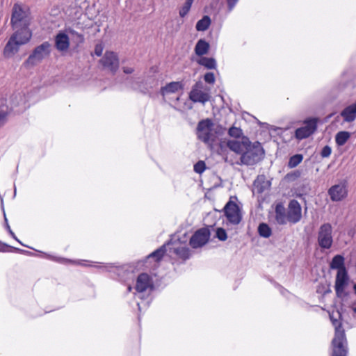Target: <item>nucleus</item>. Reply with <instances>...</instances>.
Instances as JSON below:
<instances>
[{
  "instance_id": "nucleus-1",
  "label": "nucleus",
  "mask_w": 356,
  "mask_h": 356,
  "mask_svg": "<svg viewBox=\"0 0 356 356\" xmlns=\"http://www.w3.org/2000/svg\"><path fill=\"white\" fill-rule=\"evenodd\" d=\"M330 318L335 330L334 337L332 341V356H347V340L341 321V314L339 311H337L335 314L332 312L330 314Z\"/></svg>"
},
{
  "instance_id": "nucleus-2",
  "label": "nucleus",
  "mask_w": 356,
  "mask_h": 356,
  "mask_svg": "<svg viewBox=\"0 0 356 356\" xmlns=\"http://www.w3.org/2000/svg\"><path fill=\"white\" fill-rule=\"evenodd\" d=\"M32 33L29 28H22L16 30L10 37L4 49L3 55L6 58H10L18 52L22 45L29 42Z\"/></svg>"
},
{
  "instance_id": "nucleus-3",
  "label": "nucleus",
  "mask_w": 356,
  "mask_h": 356,
  "mask_svg": "<svg viewBox=\"0 0 356 356\" xmlns=\"http://www.w3.org/2000/svg\"><path fill=\"white\" fill-rule=\"evenodd\" d=\"M217 130L215 124L210 119L200 121L197 127V136L205 144L211 146L217 138Z\"/></svg>"
},
{
  "instance_id": "nucleus-4",
  "label": "nucleus",
  "mask_w": 356,
  "mask_h": 356,
  "mask_svg": "<svg viewBox=\"0 0 356 356\" xmlns=\"http://www.w3.org/2000/svg\"><path fill=\"white\" fill-rule=\"evenodd\" d=\"M264 154V151L259 143L250 142L241 156V163L247 165H254L261 159Z\"/></svg>"
},
{
  "instance_id": "nucleus-5",
  "label": "nucleus",
  "mask_w": 356,
  "mask_h": 356,
  "mask_svg": "<svg viewBox=\"0 0 356 356\" xmlns=\"http://www.w3.org/2000/svg\"><path fill=\"white\" fill-rule=\"evenodd\" d=\"M267 180L264 175H261L257 177L253 184L252 193L254 195H256L258 200V207L256 210L257 213L263 211L262 204L265 202L267 196Z\"/></svg>"
},
{
  "instance_id": "nucleus-6",
  "label": "nucleus",
  "mask_w": 356,
  "mask_h": 356,
  "mask_svg": "<svg viewBox=\"0 0 356 356\" xmlns=\"http://www.w3.org/2000/svg\"><path fill=\"white\" fill-rule=\"evenodd\" d=\"M317 243L323 250L331 248L333 244L332 227L330 223L321 225L317 233Z\"/></svg>"
},
{
  "instance_id": "nucleus-7",
  "label": "nucleus",
  "mask_w": 356,
  "mask_h": 356,
  "mask_svg": "<svg viewBox=\"0 0 356 356\" xmlns=\"http://www.w3.org/2000/svg\"><path fill=\"white\" fill-rule=\"evenodd\" d=\"M29 21L26 13L19 6L15 4L13 7L11 17L13 29L17 30L22 28H29Z\"/></svg>"
},
{
  "instance_id": "nucleus-8",
  "label": "nucleus",
  "mask_w": 356,
  "mask_h": 356,
  "mask_svg": "<svg viewBox=\"0 0 356 356\" xmlns=\"http://www.w3.org/2000/svg\"><path fill=\"white\" fill-rule=\"evenodd\" d=\"M49 53L50 44L48 42H44L34 49L26 63L28 65H35L49 56Z\"/></svg>"
},
{
  "instance_id": "nucleus-9",
  "label": "nucleus",
  "mask_w": 356,
  "mask_h": 356,
  "mask_svg": "<svg viewBox=\"0 0 356 356\" xmlns=\"http://www.w3.org/2000/svg\"><path fill=\"white\" fill-rule=\"evenodd\" d=\"M305 125L295 131V137L298 140L308 138L313 134L317 129V119L311 118L304 122Z\"/></svg>"
},
{
  "instance_id": "nucleus-10",
  "label": "nucleus",
  "mask_w": 356,
  "mask_h": 356,
  "mask_svg": "<svg viewBox=\"0 0 356 356\" xmlns=\"http://www.w3.org/2000/svg\"><path fill=\"white\" fill-rule=\"evenodd\" d=\"M224 211L227 220L230 224H239L242 216L239 207L235 202H228L224 207Z\"/></svg>"
},
{
  "instance_id": "nucleus-11",
  "label": "nucleus",
  "mask_w": 356,
  "mask_h": 356,
  "mask_svg": "<svg viewBox=\"0 0 356 356\" xmlns=\"http://www.w3.org/2000/svg\"><path fill=\"white\" fill-rule=\"evenodd\" d=\"M153 286L152 280L149 275L147 273H142L138 275L136 280V290L137 291V296L143 299V293L149 292Z\"/></svg>"
},
{
  "instance_id": "nucleus-12",
  "label": "nucleus",
  "mask_w": 356,
  "mask_h": 356,
  "mask_svg": "<svg viewBox=\"0 0 356 356\" xmlns=\"http://www.w3.org/2000/svg\"><path fill=\"white\" fill-rule=\"evenodd\" d=\"M202 89V83H196L190 92V99L193 102H200L202 104H205L207 102H208L210 98V95L208 92L204 91Z\"/></svg>"
},
{
  "instance_id": "nucleus-13",
  "label": "nucleus",
  "mask_w": 356,
  "mask_h": 356,
  "mask_svg": "<svg viewBox=\"0 0 356 356\" xmlns=\"http://www.w3.org/2000/svg\"><path fill=\"white\" fill-rule=\"evenodd\" d=\"M302 218V209L296 200H291L288 205L286 218L287 222L291 224L298 222Z\"/></svg>"
},
{
  "instance_id": "nucleus-14",
  "label": "nucleus",
  "mask_w": 356,
  "mask_h": 356,
  "mask_svg": "<svg viewBox=\"0 0 356 356\" xmlns=\"http://www.w3.org/2000/svg\"><path fill=\"white\" fill-rule=\"evenodd\" d=\"M348 275L346 269L337 271L335 280V292L337 297L341 298L344 293V289L348 284Z\"/></svg>"
},
{
  "instance_id": "nucleus-15",
  "label": "nucleus",
  "mask_w": 356,
  "mask_h": 356,
  "mask_svg": "<svg viewBox=\"0 0 356 356\" xmlns=\"http://www.w3.org/2000/svg\"><path fill=\"white\" fill-rule=\"evenodd\" d=\"M100 62L105 69L113 73H115L119 68L118 57L113 51H106Z\"/></svg>"
},
{
  "instance_id": "nucleus-16",
  "label": "nucleus",
  "mask_w": 356,
  "mask_h": 356,
  "mask_svg": "<svg viewBox=\"0 0 356 356\" xmlns=\"http://www.w3.org/2000/svg\"><path fill=\"white\" fill-rule=\"evenodd\" d=\"M209 236L210 232L208 229H200L192 236L190 240V245L193 248H200L207 243Z\"/></svg>"
},
{
  "instance_id": "nucleus-17",
  "label": "nucleus",
  "mask_w": 356,
  "mask_h": 356,
  "mask_svg": "<svg viewBox=\"0 0 356 356\" xmlns=\"http://www.w3.org/2000/svg\"><path fill=\"white\" fill-rule=\"evenodd\" d=\"M328 195L333 202H339L345 199L348 195L346 183H340L330 187L328 190Z\"/></svg>"
},
{
  "instance_id": "nucleus-18",
  "label": "nucleus",
  "mask_w": 356,
  "mask_h": 356,
  "mask_svg": "<svg viewBox=\"0 0 356 356\" xmlns=\"http://www.w3.org/2000/svg\"><path fill=\"white\" fill-rule=\"evenodd\" d=\"M249 143V139L243 136L240 139L228 140L226 142V145L230 150L235 153L242 154Z\"/></svg>"
},
{
  "instance_id": "nucleus-19",
  "label": "nucleus",
  "mask_w": 356,
  "mask_h": 356,
  "mask_svg": "<svg viewBox=\"0 0 356 356\" xmlns=\"http://www.w3.org/2000/svg\"><path fill=\"white\" fill-rule=\"evenodd\" d=\"M159 86V81L153 77L147 78L144 82H136L133 83L132 88L134 90H138L143 93L149 92L152 90Z\"/></svg>"
},
{
  "instance_id": "nucleus-20",
  "label": "nucleus",
  "mask_w": 356,
  "mask_h": 356,
  "mask_svg": "<svg viewBox=\"0 0 356 356\" xmlns=\"http://www.w3.org/2000/svg\"><path fill=\"white\" fill-rule=\"evenodd\" d=\"M170 252H173L179 259L186 260L190 257V250L186 245H178L175 243H168Z\"/></svg>"
},
{
  "instance_id": "nucleus-21",
  "label": "nucleus",
  "mask_w": 356,
  "mask_h": 356,
  "mask_svg": "<svg viewBox=\"0 0 356 356\" xmlns=\"http://www.w3.org/2000/svg\"><path fill=\"white\" fill-rule=\"evenodd\" d=\"M343 122H353L356 119V102L345 107L341 112Z\"/></svg>"
},
{
  "instance_id": "nucleus-22",
  "label": "nucleus",
  "mask_w": 356,
  "mask_h": 356,
  "mask_svg": "<svg viewBox=\"0 0 356 356\" xmlns=\"http://www.w3.org/2000/svg\"><path fill=\"white\" fill-rule=\"evenodd\" d=\"M55 44L58 51H67L70 46L69 37L65 33H58L55 38Z\"/></svg>"
},
{
  "instance_id": "nucleus-23",
  "label": "nucleus",
  "mask_w": 356,
  "mask_h": 356,
  "mask_svg": "<svg viewBox=\"0 0 356 356\" xmlns=\"http://www.w3.org/2000/svg\"><path fill=\"white\" fill-rule=\"evenodd\" d=\"M275 218L280 225H284L287 222L286 209L282 203H279L275 207Z\"/></svg>"
},
{
  "instance_id": "nucleus-24",
  "label": "nucleus",
  "mask_w": 356,
  "mask_h": 356,
  "mask_svg": "<svg viewBox=\"0 0 356 356\" xmlns=\"http://www.w3.org/2000/svg\"><path fill=\"white\" fill-rule=\"evenodd\" d=\"M181 88L182 85L180 82H170L161 88V94L164 97L166 95L175 93Z\"/></svg>"
},
{
  "instance_id": "nucleus-25",
  "label": "nucleus",
  "mask_w": 356,
  "mask_h": 356,
  "mask_svg": "<svg viewBox=\"0 0 356 356\" xmlns=\"http://www.w3.org/2000/svg\"><path fill=\"white\" fill-rule=\"evenodd\" d=\"M330 267L331 269H337V271L346 269L344 264V257L341 254L335 255L330 264Z\"/></svg>"
},
{
  "instance_id": "nucleus-26",
  "label": "nucleus",
  "mask_w": 356,
  "mask_h": 356,
  "mask_svg": "<svg viewBox=\"0 0 356 356\" xmlns=\"http://www.w3.org/2000/svg\"><path fill=\"white\" fill-rule=\"evenodd\" d=\"M209 44L204 40H199L195 47V52L197 56H202L207 54Z\"/></svg>"
},
{
  "instance_id": "nucleus-27",
  "label": "nucleus",
  "mask_w": 356,
  "mask_h": 356,
  "mask_svg": "<svg viewBox=\"0 0 356 356\" xmlns=\"http://www.w3.org/2000/svg\"><path fill=\"white\" fill-rule=\"evenodd\" d=\"M351 136V134L346 131H339L335 136V143L339 147L344 145Z\"/></svg>"
},
{
  "instance_id": "nucleus-28",
  "label": "nucleus",
  "mask_w": 356,
  "mask_h": 356,
  "mask_svg": "<svg viewBox=\"0 0 356 356\" xmlns=\"http://www.w3.org/2000/svg\"><path fill=\"white\" fill-rule=\"evenodd\" d=\"M197 63L205 67L207 69H215L216 67V62L214 58L201 57L197 60Z\"/></svg>"
},
{
  "instance_id": "nucleus-29",
  "label": "nucleus",
  "mask_w": 356,
  "mask_h": 356,
  "mask_svg": "<svg viewBox=\"0 0 356 356\" xmlns=\"http://www.w3.org/2000/svg\"><path fill=\"white\" fill-rule=\"evenodd\" d=\"M211 24V19L208 16H204L196 24V29L199 31H206Z\"/></svg>"
},
{
  "instance_id": "nucleus-30",
  "label": "nucleus",
  "mask_w": 356,
  "mask_h": 356,
  "mask_svg": "<svg viewBox=\"0 0 356 356\" xmlns=\"http://www.w3.org/2000/svg\"><path fill=\"white\" fill-rule=\"evenodd\" d=\"M166 251V245H164L161 246L160 248L157 249L154 252H153L152 254H150L147 258V259H154L156 261H159L161 260V259L164 255L165 252Z\"/></svg>"
},
{
  "instance_id": "nucleus-31",
  "label": "nucleus",
  "mask_w": 356,
  "mask_h": 356,
  "mask_svg": "<svg viewBox=\"0 0 356 356\" xmlns=\"http://www.w3.org/2000/svg\"><path fill=\"white\" fill-rule=\"evenodd\" d=\"M303 156L300 154H295L290 157L288 166L291 168H293L298 165L302 161Z\"/></svg>"
},
{
  "instance_id": "nucleus-32",
  "label": "nucleus",
  "mask_w": 356,
  "mask_h": 356,
  "mask_svg": "<svg viewBox=\"0 0 356 356\" xmlns=\"http://www.w3.org/2000/svg\"><path fill=\"white\" fill-rule=\"evenodd\" d=\"M228 134L229 136L235 138L236 139H240L241 136L243 135V131L238 127H232L229 129Z\"/></svg>"
},
{
  "instance_id": "nucleus-33",
  "label": "nucleus",
  "mask_w": 356,
  "mask_h": 356,
  "mask_svg": "<svg viewBox=\"0 0 356 356\" xmlns=\"http://www.w3.org/2000/svg\"><path fill=\"white\" fill-rule=\"evenodd\" d=\"M205 163L202 161H200L194 165V171L198 174H202L205 170Z\"/></svg>"
},
{
  "instance_id": "nucleus-34",
  "label": "nucleus",
  "mask_w": 356,
  "mask_h": 356,
  "mask_svg": "<svg viewBox=\"0 0 356 356\" xmlns=\"http://www.w3.org/2000/svg\"><path fill=\"white\" fill-rule=\"evenodd\" d=\"M216 237L222 241L227 239V236L225 230L222 228H218L216 230Z\"/></svg>"
},
{
  "instance_id": "nucleus-35",
  "label": "nucleus",
  "mask_w": 356,
  "mask_h": 356,
  "mask_svg": "<svg viewBox=\"0 0 356 356\" xmlns=\"http://www.w3.org/2000/svg\"><path fill=\"white\" fill-rule=\"evenodd\" d=\"M258 232L260 236L266 238L267 237V224L262 222L259 224L258 227Z\"/></svg>"
},
{
  "instance_id": "nucleus-36",
  "label": "nucleus",
  "mask_w": 356,
  "mask_h": 356,
  "mask_svg": "<svg viewBox=\"0 0 356 356\" xmlns=\"http://www.w3.org/2000/svg\"><path fill=\"white\" fill-rule=\"evenodd\" d=\"M332 153V148L329 145H325L323 147L320 154L323 158H327L330 156Z\"/></svg>"
},
{
  "instance_id": "nucleus-37",
  "label": "nucleus",
  "mask_w": 356,
  "mask_h": 356,
  "mask_svg": "<svg viewBox=\"0 0 356 356\" xmlns=\"http://www.w3.org/2000/svg\"><path fill=\"white\" fill-rule=\"evenodd\" d=\"M301 175V173L299 170H295L294 172H291V173H288L286 175V178L290 181H294L296 180L297 178L300 177Z\"/></svg>"
},
{
  "instance_id": "nucleus-38",
  "label": "nucleus",
  "mask_w": 356,
  "mask_h": 356,
  "mask_svg": "<svg viewBox=\"0 0 356 356\" xmlns=\"http://www.w3.org/2000/svg\"><path fill=\"white\" fill-rule=\"evenodd\" d=\"M191 7V5H188V3H184V6L181 7V8L179 10V15L181 17H185L189 12Z\"/></svg>"
},
{
  "instance_id": "nucleus-39",
  "label": "nucleus",
  "mask_w": 356,
  "mask_h": 356,
  "mask_svg": "<svg viewBox=\"0 0 356 356\" xmlns=\"http://www.w3.org/2000/svg\"><path fill=\"white\" fill-rule=\"evenodd\" d=\"M204 81L208 83L213 84L215 82L214 74L212 72H208L204 75Z\"/></svg>"
},
{
  "instance_id": "nucleus-40",
  "label": "nucleus",
  "mask_w": 356,
  "mask_h": 356,
  "mask_svg": "<svg viewBox=\"0 0 356 356\" xmlns=\"http://www.w3.org/2000/svg\"><path fill=\"white\" fill-rule=\"evenodd\" d=\"M238 0H227V10L230 13L233 10Z\"/></svg>"
},
{
  "instance_id": "nucleus-41",
  "label": "nucleus",
  "mask_w": 356,
  "mask_h": 356,
  "mask_svg": "<svg viewBox=\"0 0 356 356\" xmlns=\"http://www.w3.org/2000/svg\"><path fill=\"white\" fill-rule=\"evenodd\" d=\"M103 52V46L102 44H97L95 48V54L97 56H100Z\"/></svg>"
},
{
  "instance_id": "nucleus-42",
  "label": "nucleus",
  "mask_w": 356,
  "mask_h": 356,
  "mask_svg": "<svg viewBox=\"0 0 356 356\" xmlns=\"http://www.w3.org/2000/svg\"><path fill=\"white\" fill-rule=\"evenodd\" d=\"M134 70L131 67H123V72L125 74H131L132 72H134Z\"/></svg>"
},
{
  "instance_id": "nucleus-43",
  "label": "nucleus",
  "mask_w": 356,
  "mask_h": 356,
  "mask_svg": "<svg viewBox=\"0 0 356 356\" xmlns=\"http://www.w3.org/2000/svg\"><path fill=\"white\" fill-rule=\"evenodd\" d=\"M7 227H8V232L10 234V235L12 236V237L13 238H15L16 241H18V238L16 237L15 234H14V232L11 230L10 227L9 225H7Z\"/></svg>"
},
{
  "instance_id": "nucleus-44",
  "label": "nucleus",
  "mask_w": 356,
  "mask_h": 356,
  "mask_svg": "<svg viewBox=\"0 0 356 356\" xmlns=\"http://www.w3.org/2000/svg\"><path fill=\"white\" fill-rule=\"evenodd\" d=\"M6 115L4 113L0 112V125L3 123Z\"/></svg>"
},
{
  "instance_id": "nucleus-45",
  "label": "nucleus",
  "mask_w": 356,
  "mask_h": 356,
  "mask_svg": "<svg viewBox=\"0 0 356 356\" xmlns=\"http://www.w3.org/2000/svg\"><path fill=\"white\" fill-rule=\"evenodd\" d=\"M272 129H273L274 131H282V129L280 128H276L275 129V128H273V126H269L268 125V131L272 130Z\"/></svg>"
},
{
  "instance_id": "nucleus-46",
  "label": "nucleus",
  "mask_w": 356,
  "mask_h": 356,
  "mask_svg": "<svg viewBox=\"0 0 356 356\" xmlns=\"http://www.w3.org/2000/svg\"><path fill=\"white\" fill-rule=\"evenodd\" d=\"M193 0H186L185 3H188V5H192Z\"/></svg>"
},
{
  "instance_id": "nucleus-47",
  "label": "nucleus",
  "mask_w": 356,
  "mask_h": 356,
  "mask_svg": "<svg viewBox=\"0 0 356 356\" xmlns=\"http://www.w3.org/2000/svg\"><path fill=\"white\" fill-rule=\"evenodd\" d=\"M268 237H270L271 234H272L271 229L268 227Z\"/></svg>"
},
{
  "instance_id": "nucleus-48",
  "label": "nucleus",
  "mask_w": 356,
  "mask_h": 356,
  "mask_svg": "<svg viewBox=\"0 0 356 356\" xmlns=\"http://www.w3.org/2000/svg\"><path fill=\"white\" fill-rule=\"evenodd\" d=\"M137 305H138V309L140 311V309H141V303L138 302Z\"/></svg>"
},
{
  "instance_id": "nucleus-49",
  "label": "nucleus",
  "mask_w": 356,
  "mask_h": 356,
  "mask_svg": "<svg viewBox=\"0 0 356 356\" xmlns=\"http://www.w3.org/2000/svg\"><path fill=\"white\" fill-rule=\"evenodd\" d=\"M78 37L80 38L81 41L83 40V36L81 35H79Z\"/></svg>"
},
{
  "instance_id": "nucleus-50",
  "label": "nucleus",
  "mask_w": 356,
  "mask_h": 356,
  "mask_svg": "<svg viewBox=\"0 0 356 356\" xmlns=\"http://www.w3.org/2000/svg\"><path fill=\"white\" fill-rule=\"evenodd\" d=\"M353 289H354L355 293V294H356V284H354V286H353Z\"/></svg>"
},
{
  "instance_id": "nucleus-51",
  "label": "nucleus",
  "mask_w": 356,
  "mask_h": 356,
  "mask_svg": "<svg viewBox=\"0 0 356 356\" xmlns=\"http://www.w3.org/2000/svg\"><path fill=\"white\" fill-rule=\"evenodd\" d=\"M354 314H356V307L353 309Z\"/></svg>"
},
{
  "instance_id": "nucleus-52",
  "label": "nucleus",
  "mask_w": 356,
  "mask_h": 356,
  "mask_svg": "<svg viewBox=\"0 0 356 356\" xmlns=\"http://www.w3.org/2000/svg\"><path fill=\"white\" fill-rule=\"evenodd\" d=\"M20 244L22 245V246H24V244H22L21 241H19V240L17 241Z\"/></svg>"
},
{
  "instance_id": "nucleus-53",
  "label": "nucleus",
  "mask_w": 356,
  "mask_h": 356,
  "mask_svg": "<svg viewBox=\"0 0 356 356\" xmlns=\"http://www.w3.org/2000/svg\"><path fill=\"white\" fill-rule=\"evenodd\" d=\"M17 251H20V252H23L24 250H19V249H16Z\"/></svg>"
},
{
  "instance_id": "nucleus-54",
  "label": "nucleus",
  "mask_w": 356,
  "mask_h": 356,
  "mask_svg": "<svg viewBox=\"0 0 356 356\" xmlns=\"http://www.w3.org/2000/svg\"><path fill=\"white\" fill-rule=\"evenodd\" d=\"M268 187L270 186V182L269 181H268Z\"/></svg>"
},
{
  "instance_id": "nucleus-55",
  "label": "nucleus",
  "mask_w": 356,
  "mask_h": 356,
  "mask_svg": "<svg viewBox=\"0 0 356 356\" xmlns=\"http://www.w3.org/2000/svg\"><path fill=\"white\" fill-rule=\"evenodd\" d=\"M128 289L129 291H131V286H129Z\"/></svg>"
}]
</instances>
